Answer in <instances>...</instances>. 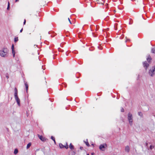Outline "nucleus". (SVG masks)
<instances>
[{
	"label": "nucleus",
	"instance_id": "f257e3e1",
	"mask_svg": "<svg viewBox=\"0 0 155 155\" xmlns=\"http://www.w3.org/2000/svg\"><path fill=\"white\" fill-rule=\"evenodd\" d=\"M8 50L7 48H3L0 50V55L3 57L6 58L8 57Z\"/></svg>",
	"mask_w": 155,
	"mask_h": 155
},
{
	"label": "nucleus",
	"instance_id": "f03ea898",
	"mask_svg": "<svg viewBox=\"0 0 155 155\" xmlns=\"http://www.w3.org/2000/svg\"><path fill=\"white\" fill-rule=\"evenodd\" d=\"M14 96L15 100L17 103V104L19 106H20V100L18 97V91L16 88L15 89V94Z\"/></svg>",
	"mask_w": 155,
	"mask_h": 155
},
{
	"label": "nucleus",
	"instance_id": "7ed1b4c3",
	"mask_svg": "<svg viewBox=\"0 0 155 155\" xmlns=\"http://www.w3.org/2000/svg\"><path fill=\"white\" fill-rule=\"evenodd\" d=\"M133 118L132 114L130 113H129L127 115V118L131 125H132V124L133 121Z\"/></svg>",
	"mask_w": 155,
	"mask_h": 155
},
{
	"label": "nucleus",
	"instance_id": "20e7f679",
	"mask_svg": "<svg viewBox=\"0 0 155 155\" xmlns=\"http://www.w3.org/2000/svg\"><path fill=\"white\" fill-rule=\"evenodd\" d=\"M149 74L151 76L155 74V66L152 67L149 71Z\"/></svg>",
	"mask_w": 155,
	"mask_h": 155
},
{
	"label": "nucleus",
	"instance_id": "39448f33",
	"mask_svg": "<svg viewBox=\"0 0 155 155\" xmlns=\"http://www.w3.org/2000/svg\"><path fill=\"white\" fill-rule=\"evenodd\" d=\"M143 67L145 68L146 70L147 68L149 66V64L148 63L147 61H145L143 63Z\"/></svg>",
	"mask_w": 155,
	"mask_h": 155
},
{
	"label": "nucleus",
	"instance_id": "423d86ee",
	"mask_svg": "<svg viewBox=\"0 0 155 155\" xmlns=\"http://www.w3.org/2000/svg\"><path fill=\"white\" fill-rule=\"evenodd\" d=\"M105 145L106 146L107 145L106 144H101L100 145L99 147V149L101 150L104 151V149H104L105 148Z\"/></svg>",
	"mask_w": 155,
	"mask_h": 155
},
{
	"label": "nucleus",
	"instance_id": "0eeeda50",
	"mask_svg": "<svg viewBox=\"0 0 155 155\" xmlns=\"http://www.w3.org/2000/svg\"><path fill=\"white\" fill-rule=\"evenodd\" d=\"M12 53L13 54V57H14L15 56V51L14 50V45L13 44L12 46Z\"/></svg>",
	"mask_w": 155,
	"mask_h": 155
},
{
	"label": "nucleus",
	"instance_id": "6e6552de",
	"mask_svg": "<svg viewBox=\"0 0 155 155\" xmlns=\"http://www.w3.org/2000/svg\"><path fill=\"white\" fill-rule=\"evenodd\" d=\"M125 150L126 152H129L130 150V148L128 146H126L125 147Z\"/></svg>",
	"mask_w": 155,
	"mask_h": 155
},
{
	"label": "nucleus",
	"instance_id": "1a4fd4ad",
	"mask_svg": "<svg viewBox=\"0 0 155 155\" xmlns=\"http://www.w3.org/2000/svg\"><path fill=\"white\" fill-rule=\"evenodd\" d=\"M38 137L39 138V139L41 140L42 141H44V139L45 138H43V137L41 136H40V135H39L38 134Z\"/></svg>",
	"mask_w": 155,
	"mask_h": 155
},
{
	"label": "nucleus",
	"instance_id": "9d476101",
	"mask_svg": "<svg viewBox=\"0 0 155 155\" xmlns=\"http://www.w3.org/2000/svg\"><path fill=\"white\" fill-rule=\"evenodd\" d=\"M25 85L26 91L27 92L28 90V85L26 82L25 83Z\"/></svg>",
	"mask_w": 155,
	"mask_h": 155
},
{
	"label": "nucleus",
	"instance_id": "9b49d317",
	"mask_svg": "<svg viewBox=\"0 0 155 155\" xmlns=\"http://www.w3.org/2000/svg\"><path fill=\"white\" fill-rule=\"evenodd\" d=\"M69 147L71 149V150L74 149V147L73 145H72L71 143L70 146H69Z\"/></svg>",
	"mask_w": 155,
	"mask_h": 155
},
{
	"label": "nucleus",
	"instance_id": "f8f14e48",
	"mask_svg": "<svg viewBox=\"0 0 155 155\" xmlns=\"http://www.w3.org/2000/svg\"><path fill=\"white\" fill-rule=\"evenodd\" d=\"M31 143H29L27 145V147H26V148L27 149H28L31 146Z\"/></svg>",
	"mask_w": 155,
	"mask_h": 155
},
{
	"label": "nucleus",
	"instance_id": "ddd939ff",
	"mask_svg": "<svg viewBox=\"0 0 155 155\" xmlns=\"http://www.w3.org/2000/svg\"><path fill=\"white\" fill-rule=\"evenodd\" d=\"M18 149H15L14 151V153L15 154H16L18 153Z\"/></svg>",
	"mask_w": 155,
	"mask_h": 155
},
{
	"label": "nucleus",
	"instance_id": "4468645a",
	"mask_svg": "<svg viewBox=\"0 0 155 155\" xmlns=\"http://www.w3.org/2000/svg\"><path fill=\"white\" fill-rule=\"evenodd\" d=\"M59 145L60 148H64V146L63 145L62 143H59Z\"/></svg>",
	"mask_w": 155,
	"mask_h": 155
},
{
	"label": "nucleus",
	"instance_id": "2eb2a0df",
	"mask_svg": "<svg viewBox=\"0 0 155 155\" xmlns=\"http://www.w3.org/2000/svg\"><path fill=\"white\" fill-rule=\"evenodd\" d=\"M151 52L153 53H155V48H153L152 49Z\"/></svg>",
	"mask_w": 155,
	"mask_h": 155
},
{
	"label": "nucleus",
	"instance_id": "dca6fc26",
	"mask_svg": "<svg viewBox=\"0 0 155 155\" xmlns=\"http://www.w3.org/2000/svg\"><path fill=\"white\" fill-rule=\"evenodd\" d=\"M138 114L139 116L141 117H142L143 116V114L142 113L140 112H138Z\"/></svg>",
	"mask_w": 155,
	"mask_h": 155
},
{
	"label": "nucleus",
	"instance_id": "f3484780",
	"mask_svg": "<svg viewBox=\"0 0 155 155\" xmlns=\"http://www.w3.org/2000/svg\"><path fill=\"white\" fill-rule=\"evenodd\" d=\"M151 60V58L150 56H149L147 58V61L149 62Z\"/></svg>",
	"mask_w": 155,
	"mask_h": 155
},
{
	"label": "nucleus",
	"instance_id": "a211bd4d",
	"mask_svg": "<svg viewBox=\"0 0 155 155\" xmlns=\"http://www.w3.org/2000/svg\"><path fill=\"white\" fill-rule=\"evenodd\" d=\"M18 41V37H15L14 38V41L15 42H16Z\"/></svg>",
	"mask_w": 155,
	"mask_h": 155
},
{
	"label": "nucleus",
	"instance_id": "6ab92c4d",
	"mask_svg": "<svg viewBox=\"0 0 155 155\" xmlns=\"http://www.w3.org/2000/svg\"><path fill=\"white\" fill-rule=\"evenodd\" d=\"M74 152L73 151H71V152L69 153V155H74Z\"/></svg>",
	"mask_w": 155,
	"mask_h": 155
},
{
	"label": "nucleus",
	"instance_id": "aec40b11",
	"mask_svg": "<svg viewBox=\"0 0 155 155\" xmlns=\"http://www.w3.org/2000/svg\"><path fill=\"white\" fill-rule=\"evenodd\" d=\"M51 139L54 142V143H55V138H54V137L53 136H51Z\"/></svg>",
	"mask_w": 155,
	"mask_h": 155
},
{
	"label": "nucleus",
	"instance_id": "412c9836",
	"mask_svg": "<svg viewBox=\"0 0 155 155\" xmlns=\"http://www.w3.org/2000/svg\"><path fill=\"white\" fill-rule=\"evenodd\" d=\"M64 147L66 149H67L68 148V143L67 142L66 143V146H64Z\"/></svg>",
	"mask_w": 155,
	"mask_h": 155
},
{
	"label": "nucleus",
	"instance_id": "4be33fe9",
	"mask_svg": "<svg viewBox=\"0 0 155 155\" xmlns=\"http://www.w3.org/2000/svg\"><path fill=\"white\" fill-rule=\"evenodd\" d=\"M154 148V146H152V145H150V150H152Z\"/></svg>",
	"mask_w": 155,
	"mask_h": 155
},
{
	"label": "nucleus",
	"instance_id": "5701e85b",
	"mask_svg": "<svg viewBox=\"0 0 155 155\" xmlns=\"http://www.w3.org/2000/svg\"><path fill=\"white\" fill-rule=\"evenodd\" d=\"M9 5H10V4H9V2H8V7H7V10H8L9 9Z\"/></svg>",
	"mask_w": 155,
	"mask_h": 155
},
{
	"label": "nucleus",
	"instance_id": "b1692460",
	"mask_svg": "<svg viewBox=\"0 0 155 155\" xmlns=\"http://www.w3.org/2000/svg\"><path fill=\"white\" fill-rule=\"evenodd\" d=\"M86 144L88 147L90 146V145L89 144V143L88 142H85Z\"/></svg>",
	"mask_w": 155,
	"mask_h": 155
},
{
	"label": "nucleus",
	"instance_id": "393cba45",
	"mask_svg": "<svg viewBox=\"0 0 155 155\" xmlns=\"http://www.w3.org/2000/svg\"><path fill=\"white\" fill-rule=\"evenodd\" d=\"M68 21H69V22L71 24H72V23H71V21H70V18H69V17H68Z\"/></svg>",
	"mask_w": 155,
	"mask_h": 155
},
{
	"label": "nucleus",
	"instance_id": "a878e982",
	"mask_svg": "<svg viewBox=\"0 0 155 155\" xmlns=\"http://www.w3.org/2000/svg\"><path fill=\"white\" fill-rule=\"evenodd\" d=\"M121 112H124V110L123 109V108H122L121 109Z\"/></svg>",
	"mask_w": 155,
	"mask_h": 155
},
{
	"label": "nucleus",
	"instance_id": "bb28decb",
	"mask_svg": "<svg viewBox=\"0 0 155 155\" xmlns=\"http://www.w3.org/2000/svg\"><path fill=\"white\" fill-rule=\"evenodd\" d=\"M117 24H115L114 25V28L115 30L117 29H116L115 28V27L117 25Z\"/></svg>",
	"mask_w": 155,
	"mask_h": 155
},
{
	"label": "nucleus",
	"instance_id": "cd10ccee",
	"mask_svg": "<svg viewBox=\"0 0 155 155\" xmlns=\"http://www.w3.org/2000/svg\"><path fill=\"white\" fill-rule=\"evenodd\" d=\"M25 23H26V20H25V19L24 21V23H23L24 25H25Z\"/></svg>",
	"mask_w": 155,
	"mask_h": 155
},
{
	"label": "nucleus",
	"instance_id": "c85d7f7f",
	"mask_svg": "<svg viewBox=\"0 0 155 155\" xmlns=\"http://www.w3.org/2000/svg\"><path fill=\"white\" fill-rule=\"evenodd\" d=\"M23 31V28H22L20 30V32H21Z\"/></svg>",
	"mask_w": 155,
	"mask_h": 155
},
{
	"label": "nucleus",
	"instance_id": "c756f323",
	"mask_svg": "<svg viewBox=\"0 0 155 155\" xmlns=\"http://www.w3.org/2000/svg\"><path fill=\"white\" fill-rule=\"evenodd\" d=\"M6 77L7 79H8L9 78L8 76V75H6Z\"/></svg>",
	"mask_w": 155,
	"mask_h": 155
},
{
	"label": "nucleus",
	"instance_id": "7c9ffc66",
	"mask_svg": "<svg viewBox=\"0 0 155 155\" xmlns=\"http://www.w3.org/2000/svg\"><path fill=\"white\" fill-rule=\"evenodd\" d=\"M148 145V143H146V146L147 147Z\"/></svg>",
	"mask_w": 155,
	"mask_h": 155
},
{
	"label": "nucleus",
	"instance_id": "2f4dec72",
	"mask_svg": "<svg viewBox=\"0 0 155 155\" xmlns=\"http://www.w3.org/2000/svg\"><path fill=\"white\" fill-rule=\"evenodd\" d=\"M19 0H15V2H18Z\"/></svg>",
	"mask_w": 155,
	"mask_h": 155
},
{
	"label": "nucleus",
	"instance_id": "473e14b6",
	"mask_svg": "<svg viewBox=\"0 0 155 155\" xmlns=\"http://www.w3.org/2000/svg\"><path fill=\"white\" fill-rule=\"evenodd\" d=\"M82 148H83V147H80V149H82Z\"/></svg>",
	"mask_w": 155,
	"mask_h": 155
},
{
	"label": "nucleus",
	"instance_id": "72a5a7b5",
	"mask_svg": "<svg viewBox=\"0 0 155 155\" xmlns=\"http://www.w3.org/2000/svg\"><path fill=\"white\" fill-rule=\"evenodd\" d=\"M94 153H91V155H94Z\"/></svg>",
	"mask_w": 155,
	"mask_h": 155
},
{
	"label": "nucleus",
	"instance_id": "f704fd0d",
	"mask_svg": "<svg viewBox=\"0 0 155 155\" xmlns=\"http://www.w3.org/2000/svg\"><path fill=\"white\" fill-rule=\"evenodd\" d=\"M114 12H115H115H116V10H114Z\"/></svg>",
	"mask_w": 155,
	"mask_h": 155
},
{
	"label": "nucleus",
	"instance_id": "c9c22d12",
	"mask_svg": "<svg viewBox=\"0 0 155 155\" xmlns=\"http://www.w3.org/2000/svg\"><path fill=\"white\" fill-rule=\"evenodd\" d=\"M106 8H107V5H106Z\"/></svg>",
	"mask_w": 155,
	"mask_h": 155
},
{
	"label": "nucleus",
	"instance_id": "e433bc0d",
	"mask_svg": "<svg viewBox=\"0 0 155 155\" xmlns=\"http://www.w3.org/2000/svg\"><path fill=\"white\" fill-rule=\"evenodd\" d=\"M58 50H59L60 49V48H58Z\"/></svg>",
	"mask_w": 155,
	"mask_h": 155
},
{
	"label": "nucleus",
	"instance_id": "4c0bfd02",
	"mask_svg": "<svg viewBox=\"0 0 155 155\" xmlns=\"http://www.w3.org/2000/svg\"><path fill=\"white\" fill-rule=\"evenodd\" d=\"M87 155H89V154H87Z\"/></svg>",
	"mask_w": 155,
	"mask_h": 155
}]
</instances>
